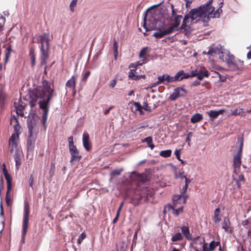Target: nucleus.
Returning a JSON list of instances; mask_svg holds the SVG:
<instances>
[{
  "label": "nucleus",
  "instance_id": "nucleus-1",
  "mask_svg": "<svg viewBox=\"0 0 251 251\" xmlns=\"http://www.w3.org/2000/svg\"><path fill=\"white\" fill-rule=\"evenodd\" d=\"M154 13H150L147 11L144 14L143 26L146 31L154 30H157L158 31H173L177 29L182 19V16L166 18L165 22L168 27L167 30H162L161 29L162 24L154 18Z\"/></svg>",
  "mask_w": 251,
  "mask_h": 251
},
{
  "label": "nucleus",
  "instance_id": "nucleus-2",
  "mask_svg": "<svg viewBox=\"0 0 251 251\" xmlns=\"http://www.w3.org/2000/svg\"><path fill=\"white\" fill-rule=\"evenodd\" d=\"M33 93L36 98L44 99L47 97L46 100L39 101V104L44 111L49 110V103L53 96V89L50 87V85L47 83L43 88L35 89Z\"/></svg>",
  "mask_w": 251,
  "mask_h": 251
},
{
  "label": "nucleus",
  "instance_id": "nucleus-3",
  "mask_svg": "<svg viewBox=\"0 0 251 251\" xmlns=\"http://www.w3.org/2000/svg\"><path fill=\"white\" fill-rule=\"evenodd\" d=\"M203 16L200 13L196 8L193 9L190 11L189 13L184 16L182 24L180 26L181 29H185L186 27H190L192 23H194L197 21L200 25L203 26H207L208 25V22L204 21Z\"/></svg>",
  "mask_w": 251,
  "mask_h": 251
},
{
  "label": "nucleus",
  "instance_id": "nucleus-4",
  "mask_svg": "<svg viewBox=\"0 0 251 251\" xmlns=\"http://www.w3.org/2000/svg\"><path fill=\"white\" fill-rule=\"evenodd\" d=\"M213 0H209L206 3L200 6L196 9L203 16L204 21L209 22L211 18H218L223 11L221 7H219L216 11L211 3Z\"/></svg>",
  "mask_w": 251,
  "mask_h": 251
},
{
  "label": "nucleus",
  "instance_id": "nucleus-5",
  "mask_svg": "<svg viewBox=\"0 0 251 251\" xmlns=\"http://www.w3.org/2000/svg\"><path fill=\"white\" fill-rule=\"evenodd\" d=\"M225 59L228 67L232 71L241 70L244 67V62L236 59L234 56L232 54H226Z\"/></svg>",
  "mask_w": 251,
  "mask_h": 251
},
{
  "label": "nucleus",
  "instance_id": "nucleus-6",
  "mask_svg": "<svg viewBox=\"0 0 251 251\" xmlns=\"http://www.w3.org/2000/svg\"><path fill=\"white\" fill-rule=\"evenodd\" d=\"M29 213L30 208L29 204L27 202H25L22 231V241L23 242L25 241V237L28 228Z\"/></svg>",
  "mask_w": 251,
  "mask_h": 251
},
{
  "label": "nucleus",
  "instance_id": "nucleus-7",
  "mask_svg": "<svg viewBox=\"0 0 251 251\" xmlns=\"http://www.w3.org/2000/svg\"><path fill=\"white\" fill-rule=\"evenodd\" d=\"M243 148V140L240 142V147L237 153L233 156V166L235 169H239L241 165V158L242 156Z\"/></svg>",
  "mask_w": 251,
  "mask_h": 251
},
{
  "label": "nucleus",
  "instance_id": "nucleus-8",
  "mask_svg": "<svg viewBox=\"0 0 251 251\" xmlns=\"http://www.w3.org/2000/svg\"><path fill=\"white\" fill-rule=\"evenodd\" d=\"M137 65L134 63H131L129 66V68H130V71L128 73V78L131 80H138L141 78H145V75H137L136 70Z\"/></svg>",
  "mask_w": 251,
  "mask_h": 251
},
{
  "label": "nucleus",
  "instance_id": "nucleus-9",
  "mask_svg": "<svg viewBox=\"0 0 251 251\" xmlns=\"http://www.w3.org/2000/svg\"><path fill=\"white\" fill-rule=\"evenodd\" d=\"M187 91L182 87H177L174 90L173 93L170 96L169 99L171 100H175L179 97H185Z\"/></svg>",
  "mask_w": 251,
  "mask_h": 251
},
{
  "label": "nucleus",
  "instance_id": "nucleus-10",
  "mask_svg": "<svg viewBox=\"0 0 251 251\" xmlns=\"http://www.w3.org/2000/svg\"><path fill=\"white\" fill-rule=\"evenodd\" d=\"M219 247V251H223L221 248L220 242L219 241H215L214 240L210 242L209 244L205 243L203 244L202 248L203 249V251H214L216 248Z\"/></svg>",
  "mask_w": 251,
  "mask_h": 251
},
{
  "label": "nucleus",
  "instance_id": "nucleus-11",
  "mask_svg": "<svg viewBox=\"0 0 251 251\" xmlns=\"http://www.w3.org/2000/svg\"><path fill=\"white\" fill-rule=\"evenodd\" d=\"M14 106L16 109V114L18 116H20L21 117H24V113L23 110L25 107V104L22 101L21 98L15 100L14 102Z\"/></svg>",
  "mask_w": 251,
  "mask_h": 251
},
{
  "label": "nucleus",
  "instance_id": "nucleus-12",
  "mask_svg": "<svg viewBox=\"0 0 251 251\" xmlns=\"http://www.w3.org/2000/svg\"><path fill=\"white\" fill-rule=\"evenodd\" d=\"M188 198V195H175L173 196V205L175 207H177L178 204H185L186 202V200Z\"/></svg>",
  "mask_w": 251,
  "mask_h": 251
},
{
  "label": "nucleus",
  "instance_id": "nucleus-13",
  "mask_svg": "<svg viewBox=\"0 0 251 251\" xmlns=\"http://www.w3.org/2000/svg\"><path fill=\"white\" fill-rule=\"evenodd\" d=\"M130 179L132 181L138 183H145L147 180V176L144 174H139L136 172H132L130 176Z\"/></svg>",
  "mask_w": 251,
  "mask_h": 251
},
{
  "label": "nucleus",
  "instance_id": "nucleus-14",
  "mask_svg": "<svg viewBox=\"0 0 251 251\" xmlns=\"http://www.w3.org/2000/svg\"><path fill=\"white\" fill-rule=\"evenodd\" d=\"M69 151L71 155L70 162L74 161H79L82 158V156L79 154V151L75 146L69 148Z\"/></svg>",
  "mask_w": 251,
  "mask_h": 251
},
{
  "label": "nucleus",
  "instance_id": "nucleus-15",
  "mask_svg": "<svg viewBox=\"0 0 251 251\" xmlns=\"http://www.w3.org/2000/svg\"><path fill=\"white\" fill-rule=\"evenodd\" d=\"M209 75L208 72L204 68H201L199 71H192L190 76H197L198 79L201 80L204 77H208Z\"/></svg>",
  "mask_w": 251,
  "mask_h": 251
},
{
  "label": "nucleus",
  "instance_id": "nucleus-16",
  "mask_svg": "<svg viewBox=\"0 0 251 251\" xmlns=\"http://www.w3.org/2000/svg\"><path fill=\"white\" fill-rule=\"evenodd\" d=\"M49 46H47L46 49L44 48V45H41V56L40 57V65L43 66L47 64V60L49 58Z\"/></svg>",
  "mask_w": 251,
  "mask_h": 251
},
{
  "label": "nucleus",
  "instance_id": "nucleus-17",
  "mask_svg": "<svg viewBox=\"0 0 251 251\" xmlns=\"http://www.w3.org/2000/svg\"><path fill=\"white\" fill-rule=\"evenodd\" d=\"M10 125H12L14 129V134H17L19 136L20 134L21 126L18 119V116L12 115L10 120Z\"/></svg>",
  "mask_w": 251,
  "mask_h": 251
},
{
  "label": "nucleus",
  "instance_id": "nucleus-18",
  "mask_svg": "<svg viewBox=\"0 0 251 251\" xmlns=\"http://www.w3.org/2000/svg\"><path fill=\"white\" fill-rule=\"evenodd\" d=\"M19 139V136L17 134H12L9 140V145L11 147V152H12L14 149L17 147L18 144L17 141Z\"/></svg>",
  "mask_w": 251,
  "mask_h": 251
},
{
  "label": "nucleus",
  "instance_id": "nucleus-19",
  "mask_svg": "<svg viewBox=\"0 0 251 251\" xmlns=\"http://www.w3.org/2000/svg\"><path fill=\"white\" fill-rule=\"evenodd\" d=\"M222 228L226 232L231 233L233 231V228L231 226V223L228 218H225L222 223Z\"/></svg>",
  "mask_w": 251,
  "mask_h": 251
},
{
  "label": "nucleus",
  "instance_id": "nucleus-20",
  "mask_svg": "<svg viewBox=\"0 0 251 251\" xmlns=\"http://www.w3.org/2000/svg\"><path fill=\"white\" fill-rule=\"evenodd\" d=\"M82 141L85 149L87 151H90L91 150L92 146L89 142V135L88 133L83 134Z\"/></svg>",
  "mask_w": 251,
  "mask_h": 251
},
{
  "label": "nucleus",
  "instance_id": "nucleus-21",
  "mask_svg": "<svg viewBox=\"0 0 251 251\" xmlns=\"http://www.w3.org/2000/svg\"><path fill=\"white\" fill-rule=\"evenodd\" d=\"M77 79V75H73L71 77V78L67 81L66 83V86L67 87L72 88L73 90L75 92V84Z\"/></svg>",
  "mask_w": 251,
  "mask_h": 251
},
{
  "label": "nucleus",
  "instance_id": "nucleus-22",
  "mask_svg": "<svg viewBox=\"0 0 251 251\" xmlns=\"http://www.w3.org/2000/svg\"><path fill=\"white\" fill-rule=\"evenodd\" d=\"M180 228L185 237L188 240H191L192 239V235L190 232L188 224L182 226Z\"/></svg>",
  "mask_w": 251,
  "mask_h": 251
},
{
  "label": "nucleus",
  "instance_id": "nucleus-23",
  "mask_svg": "<svg viewBox=\"0 0 251 251\" xmlns=\"http://www.w3.org/2000/svg\"><path fill=\"white\" fill-rule=\"evenodd\" d=\"M157 79H159V81H161L162 83H164V84H167L174 82L173 76H171L167 74L158 76Z\"/></svg>",
  "mask_w": 251,
  "mask_h": 251
},
{
  "label": "nucleus",
  "instance_id": "nucleus-24",
  "mask_svg": "<svg viewBox=\"0 0 251 251\" xmlns=\"http://www.w3.org/2000/svg\"><path fill=\"white\" fill-rule=\"evenodd\" d=\"M225 111V109H220L219 110H210L208 112V115L210 117V119L211 121L216 119L220 114H222Z\"/></svg>",
  "mask_w": 251,
  "mask_h": 251
},
{
  "label": "nucleus",
  "instance_id": "nucleus-25",
  "mask_svg": "<svg viewBox=\"0 0 251 251\" xmlns=\"http://www.w3.org/2000/svg\"><path fill=\"white\" fill-rule=\"evenodd\" d=\"M190 76L189 75H186L183 71H179L174 76H173L174 82L180 81L184 78H187Z\"/></svg>",
  "mask_w": 251,
  "mask_h": 251
},
{
  "label": "nucleus",
  "instance_id": "nucleus-26",
  "mask_svg": "<svg viewBox=\"0 0 251 251\" xmlns=\"http://www.w3.org/2000/svg\"><path fill=\"white\" fill-rule=\"evenodd\" d=\"M191 240H192V242L191 243V245L193 246V247H198V245H202V246L203 244H205L204 239H201L200 236H197L194 238H192Z\"/></svg>",
  "mask_w": 251,
  "mask_h": 251
},
{
  "label": "nucleus",
  "instance_id": "nucleus-27",
  "mask_svg": "<svg viewBox=\"0 0 251 251\" xmlns=\"http://www.w3.org/2000/svg\"><path fill=\"white\" fill-rule=\"evenodd\" d=\"M35 143V139L30 135H29L28 138L27 140V148L28 151L32 150L34 148Z\"/></svg>",
  "mask_w": 251,
  "mask_h": 251
},
{
  "label": "nucleus",
  "instance_id": "nucleus-28",
  "mask_svg": "<svg viewBox=\"0 0 251 251\" xmlns=\"http://www.w3.org/2000/svg\"><path fill=\"white\" fill-rule=\"evenodd\" d=\"M221 47H211L209 48V50L207 51V54L210 55H214L216 54H220L222 52L221 51Z\"/></svg>",
  "mask_w": 251,
  "mask_h": 251
},
{
  "label": "nucleus",
  "instance_id": "nucleus-29",
  "mask_svg": "<svg viewBox=\"0 0 251 251\" xmlns=\"http://www.w3.org/2000/svg\"><path fill=\"white\" fill-rule=\"evenodd\" d=\"M220 211L221 210L220 207L216 208L214 211V215L213 218V220L215 224L219 223L221 221V218L220 217Z\"/></svg>",
  "mask_w": 251,
  "mask_h": 251
},
{
  "label": "nucleus",
  "instance_id": "nucleus-30",
  "mask_svg": "<svg viewBox=\"0 0 251 251\" xmlns=\"http://www.w3.org/2000/svg\"><path fill=\"white\" fill-rule=\"evenodd\" d=\"M40 40L41 45H44V43H46V46H49V32H45L41 36Z\"/></svg>",
  "mask_w": 251,
  "mask_h": 251
},
{
  "label": "nucleus",
  "instance_id": "nucleus-31",
  "mask_svg": "<svg viewBox=\"0 0 251 251\" xmlns=\"http://www.w3.org/2000/svg\"><path fill=\"white\" fill-rule=\"evenodd\" d=\"M7 182V189L12 190V177L8 173L3 174Z\"/></svg>",
  "mask_w": 251,
  "mask_h": 251
},
{
  "label": "nucleus",
  "instance_id": "nucleus-32",
  "mask_svg": "<svg viewBox=\"0 0 251 251\" xmlns=\"http://www.w3.org/2000/svg\"><path fill=\"white\" fill-rule=\"evenodd\" d=\"M202 118L203 116L201 114L196 113L191 118V122L195 124L201 121Z\"/></svg>",
  "mask_w": 251,
  "mask_h": 251
},
{
  "label": "nucleus",
  "instance_id": "nucleus-33",
  "mask_svg": "<svg viewBox=\"0 0 251 251\" xmlns=\"http://www.w3.org/2000/svg\"><path fill=\"white\" fill-rule=\"evenodd\" d=\"M11 190L7 189L6 196H5V201L7 206L11 207L12 204V199L10 195V191Z\"/></svg>",
  "mask_w": 251,
  "mask_h": 251
},
{
  "label": "nucleus",
  "instance_id": "nucleus-34",
  "mask_svg": "<svg viewBox=\"0 0 251 251\" xmlns=\"http://www.w3.org/2000/svg\"><path fill=\"white\" fill-rule=\"evenodd\" d=\"M169 207L170 209H172L173 211V213L176 215V216H178L179 214L183 212V206H181L179 207H178L177 209H176L175 208L176 207H175L173 205H169Z\"/></svg>",
  "mask_w": 251,
  "mask_h": 251
},
{
  "label": "nucleus",
  "instance_id": "nucleus-35",
  "mask_svg": "<svg viewBox=\"0 0 251 251\" xmlns=\"http://www.w3.org/2000/svg\"><path fill=\"white\" fill-rule=\"evenodd\" d=\"M130 109L132 112L136 113L138 110L143 109V106L139 102H133L130 106Z\"/></svg>",
  "mask_w": 251,
  "mask_h": 251
},
{
  "label": "nucleus",
  "instance_id": "nucleus-36",
  "mask_svg": "<svg viewBox=\"0 0 251 251\" xmlns=\"http://www.w3.org/2000/svg\"><path fill=\"white\" fill-rule=\"evenodd\" d=\"M142 142L147 143L148 146L152 150L154 148V145L153 144L152 137V136H149L145 138L142 140Z\"/></svg>",
  "mask_w": 251,
  "mask_h": 251
},
{
  "label": "nucleus",
  "instance_id": "nucleus-37",
  "mask_svg": "<svg viewBox=\"0 0 251 251\" xmlns=\"http://www.w3.org/2000/svg\"><path fill=\"white\" fill-rule=\"evenodd\" d=\"M12 51V46L11 45H9L5 50V57L4 60L5 64L7 63L9 61V59L11 56Z\"/></svg>",
  "mask_w": 251,
  "mask_h": 251
},
{
  "label": "nucleus",
  "instance_id": "nucleus-38",
  "mask_svg": "<svg viewBox=\"0 0 251 251\" xmlns=\"http://www.w3.org/2000/svg\"><path fill=\"white\" fill-rule=\"evenodd\" d=\"M183 239V235L180 232H177L174 234L171 238V240L173 242L179 241L182 240Z\"/></svg>",
  "mask_w": 251,
  "mask_h": 251
},
{
  "label": "nucleus",
  "instance_id": "nucleus-39",
  "mask_svg": "<svg viewBox=\"0 0 251 251\" xmlns=\"http://www.w3.org/2000/svg\"><path fill=\"white\" fill-rule=\"evenodd\" d=\"M29 56L31 58V65L33 68L35 66V55L34 54L33 49H30L29 51Z\"/></svg>",
  "mask_w": 251,
  "mask_h": 251
},
{
  "label": "nucleus",
  "instance_id": "nucleus-40",
  "mask_svg": "<svg viewBox=\"0 0 251 251\" xmlns=\"http://www.w3.org/2000/svg\"><path fill=\"white\" fill-rule=\"evenodd\" d=\"M172 154V151L171 150H167L162 151L160 152L159 155L164 158H167L171 156Z\"/></svg>",
  "mask_w": 251,
  "mask_h": 251
},
{
  "label": "nucleus",
  "instance_id": "nucleus-41",
  "mask_svg": "<svg viewBox=\"0 0 251 251\" xmlns=\"http://www.w3.org/2000/svg\"><path fill=\"white\" fill-rule=\"evenodd\" d=\"M36 125L35 124H33L32 121L27 123V127L28 129V132L30 136L32 135L33 129L36 127Z\"/></svg>",
  "mask_w": 251,
  "mask_h": 251
},
{
  "label": "nucleus",
  "instance_id": "nucleus-42",
  "mask_svg": "<svg viewBox=\"0 0 251 251\" xmlns=\"http://www.w3.org/2000/svg\"><path fill=\"white\" fill-rule=\"evenodd\" d=\"M48 112V110H46V111H44V113L42 116V123L45 129L46 128V124L47 121Z\"/></svg>",
  "mask_w": 251,
  "mask_h": 251
},
{
  "label": "nucleus",
  "instance_id": "nucleus-43",
  "mask_svg": "<svg viewBox=\"0 0 251 251\" xmlns=\"http://www.w3.org/2000/svg\"><path fill=\"white\" fill-rule=\"evenodd\" d=\"M7 96L2 90L0 91V104H3L5 100L7 99Z\"/></svg>",
  "mask_w": 251,
  "mask_h": 251
},
{
  "label": "nucleus",
  "instance_id": "nucleus-44",
  "mask_svg": "<svg viewBox=\"0 0 251 251\" xmlns=\"http://www.w3.org/2000/svg\"><path fill=\"white\" fill-rule=\"evenodd\" d=\"M78 0H72L69 4V8L72 12L75 11V8L76 6Z\"/></svg>",
  "mask_w": 251,
  "mask_h": 251
},
{
  "label": "nucleus",
  "instance_id": "nucleus-45",
  "mask_svg": "<svg viewBox=\"0 0 251 251\" xmlns=\"http://www.w3.org/2000/svg\"><path fill=\"white\" fill-rule=\"evenodd\" d=\"M170 32H154L152 35L153 36L155 37L156 38H162L165 35H167Z\"/></svg>",
  "mask_w": 251,
  "mask_h": 251
},
{
  "label": "nucleus",
  "instance_id": "nucleus-46",
  "mask_svg": "<svg viewBox=\"0 0 251 251\" xmlns=\"http://www.w3.org/2000/svg\"><path fill=\"white\" fill-rule=\"evenodd\" d=\"M148 50V47H144L143 48L142 50L140 51L139 53V57L140 58H145L146 56V53L147 51Z\"/></svg>",
  "mask_w": 251,
  "mask_h": 251
},
{
  "label": "nucleus",
  "instance_id": "nucleus-47",
  "mask_svg": "<svg viewBox=\"0 0 251 251\" xmlns=\"http://www.w3.org/2000/svg\"><path fill=\"white\" fill-rule=\"evenodd\" d=\"M244 112L243 108L236 109L234 110L230 114L231 115L237 116L239 115Z\"/></svg>",
  "mask_w": 251,
  "mask_h": 251
},
{
  "label": "nucleus",
  "instance_id": "nucleus-48",
  "mask_svg": "<svg viewBox=\"0 0 251 251\" xmlns=\"http://www.w3.org/2000/svg\"><path fill=\"white\" fill-rule=\"evenodd\" d=\"M171 7L172 15L171 16H169L168 17L176 18V16H182L181 15H179L177 14V10L174 8V5L173 4H171Z\"/></svg>",
  "mask_w": 251,
  "mask_h": 251
},
{
  "label": "nucleus",
  "instance_id": "nucleus-49",
  "mask_svg": "<svg viewBox=\"0 0 251 251\" xmlns=\"http://www.w3.org/2000/svg\"><path fill=\"white\" fill-rule=\"evenodd\" d=\"M86 235L84 232H83L78 237L77 239V244L80 245L82 242L83 240L85 238Z\"/></svg>",
  "mask_w": 251,
  "mask_h": 251
},
{
  "label": "nucleus",
  "instance_id": "nucleus-50",
  "mask_svg": "<svg viewBox=\"0 0 251 251\" xmlns=\"http://www.w3.org/2000/svg\"><path fill=\"white\" fill-rule=\"evenodd\" d=\"M69 142V148L75 146L74 143V138L73 136H70L68 139Z\"/></svg>",
  "mask_w": 251,
  "mask_h": 251
},
{
  "label": "nucleus",
  "instance_id": "nucleus-51",
  "mask_svg": "<svg viewBox=\"0 0 251 251\" xmlns=\"http://www.w3.org/2000/svg\"><path fill=\"white\" fill-rule=\"evenodd\" d=\"M5 19L0 14V30H2V28L5 23Z\"/></svg>",
  "mask_w": 251,
  "mask_h": 251
},
{
  "label": "nucleus",
  "instance_id": "nucleus-52",
  "mask_svg": "<svg viewBox=\"0 0 251 251\" xmlns=\"http://www.w3.org/2000/svg\"><path fill=\"white\" fill-rule=\"evenodd\" d=\"M91 74V72L89 71H86L85 73V74L83 75L81 80L83 81H85L87 80L88 77L89 76V75Z\"/></svg>",
  "mask_w": 251,
  "mask_h": 251
},
{
  "label": "nucleus",
  "instance_id": "nucleus-53",
  "mask_svg": "<svg viewBox=\"0 0 251 251\" xmlns=\"http://www.w3.org/2000/svg\"><path fill=\"white\" fill-rule=\"evenodd\" d=\"M193 133L192 132H189L187 134V136L186 138V142H187L188 145L190 146V142H191V137H192Z\"/></svg>",
  "mask_w": 251,
  "mask_h": 251
},
{
  "label": "nucleus",
  "instance_id": "nucleus-54",
  "mask_svg": "<svg viewBox=\"0 0 251 251\" xmlns=\"http://www.w3.org/2000/svg\"><path fill=\"white\" fill-rule=\"evenodd\" d=\"M143 193H144L145 194L146 193V196L145 195L143 196V194H141V197L143 198L144 197H146L147 198V197H148L149 196V195L151 193V191H149L147 188H146L144 189V190H143Z\"/></svg>",
  "mask_w": 251,
  "mask_h": 251
},
{
  "label": "nucleus",
  "instance_id": "nucleus-55",
  "mask_svg": "<svg viewBox=\"0 0 251 251\" xmlns=\"http://www.w3.org/2000/svg\"><path fill=\"white\" fill-rule=\"evenodd\" d=\"M143 109H144L145 110L148 111V112L151 111V107L148 105V104L147 102H144V106L143 107Z\"/></svg>",
  "mask_w": 251,
  "mask_h": 251
},
{
  "label": "nucleus",
  "instance_id": "nucleus-56",
  "mask_svg": "<svg viewBox=\"0 0 251 251\" xmlns=\"http://www.w3.org/2000/svg\"><path fill=\"white\" fill-rule=\"evenodd\" d=\"M188 188V185H184V186H183L182 188L180 189V194L183 195H186V192L187 191Z\"/></svg>",
  "mask_w": 251,
  "mask_h": 251
},
{
  "label": "nucleus",
  "instance_id": "nucleus-57",
  "mask_svg": "<svg viewBox=\"0 0 251 251\" xmlns=\"http://www.w3.org/2000/svg\"><path fill=\"white\" fill-rule=\"evenodd\" d=\"M175 154L176 156V158L178 160H181L180 158V150H176L175 151Z\"/></svg>",
  "mask_w": 251,
  "mask_h": 251
},
{
  "label": "nucleus",
  "instance_id": "nucleus-58",
  "mask_svg": "<svg viewBox=\"0 0 251 251\" xmlns=\"http://www.w3.org/2000/svg\"><path fill=\"white\" fill-rule=\"evenodd\" d=\"M113 41H114V43H113L114 51H118V43L117 42L115 39H114Z\"/></svg>",
  "mask_w": 251,
  "mask_h": 251
},
{
  "label": "nucleus",
  "instance_id": "nucleus-59",
  "mask_svg": "<svg viewBox=\"0 0 251 251\" xmlns=\"http://www.w3.org/2000/svg\"><path fill=\"white\" fill-rule=\"evenodd\" d=\"M4 185H3V180L2 176H0V195L1 194V191L2 189L3 188Z\"/></svg>",
  "mask_w": 251,
  "mask_h": 251
},
{
  "label": "nucleus",
  "instance_id": "nucleus-60",
  "mask_svg": "<svg viewBox=\"0 0 251 251\" xmlns=\"http://www.w3.org/2000/svg\"><path fill=\"white\" fill-rule=\"evenodd\" d=\"M217 74L219 75V79L221 82H225L226 80V77L222 75L221 74H220L219 73H217Z\"/></svg>",
  "mask_w": 251,
  "mask_h": 251
},
{
  "label": "nucleus",
  "instance_id": "nucleus-61",
  "mask_svg": "<svg viewBox=\"0 0 251 251\" xmlns=\"http://www.w3.org/2000/svg\"><path fill=\"white\" fill-rule=\"evenodd\" d=\"M111 175L113 176H117L120 175V172L118 170H114L111 173Z\"/></svg>",
  "mask_w": 251,
  "mask_h": 251
},
{
  "label": "nucleus",
  "instance_id": "nucleus-62",
  "mask_svg": "<svg viewBox=\"0 0 251 251\" xmlns=\"http://www.w3.org/2000/svg\"><path fill=\"white\" fill-rule=\"evenodd\" d=\"M238 180H239V181H242L245 182V178L244 177V176L243 174H240L238 176V178H237Z\"/></svg>",
  "mask_w": 251,
  "mask_h": 251
},
{
  "label": "nucleus",
  "instance_id": "nucleus-63",
  "mask_svg": "<svg viewBox=\"0 0 251 251\" xmlns=\"http://www.w3.org/2000/svg\"><path fill=\"white\" fill-rule=\"evenodd\" d=\"M161 83H162L161 81H159V79H158V80L156 82L151 83V87H155V86L159 85Z\"/></svg>",
  "mask_w": 251,
  "mask_h": 251
},
{
  "label": "nucleus",
  "instance_id": "nucleus-64",
  "mask_svg": "<svg viewBox=\"0 0 251 251\" xmlns=\"http://www.w3.org/2000/svg\"><path fill=\"white\" fill-rule=\"evenodd\" d=\"M184 173L183 172H179L178 176L176 177L179 178H185L186 176L184 175Z\"/></svg>",
  "mask_w": 251,
  "mask_h": 251
}]
</instances>
